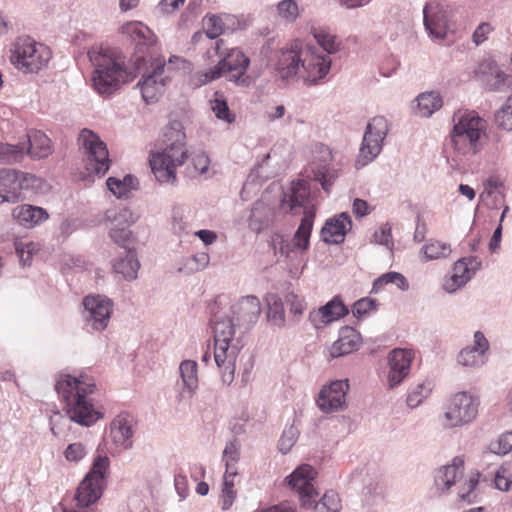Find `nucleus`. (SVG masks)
<instances>
[{"label":"nucleus","mask_w":512,"mask_h":512,"mask_svg":"<svg viewBox=\"0 0 512 512\" xmlns=\"http://www.w3.org/2000/svg\"><path fill=\"white\" fill-rule=\"evenodd\" d=\"M274 211L263 201H256L251 208L248 219V227L255 233H260L267 229L273 222Z\"/></svg>","instance_id":"29"},{"label":"nucleus","mask_w":512,"mask_h":512,"mask_svg":"<svg viewBox=\"0 0 512 512\" xmlns=\"http://www.w3.org/2000/svg\"><path fill=\"white\" fill-rule=\"evenodd\" d=\"M78 141L85 149L88 169L93 170L100 177L104 176L110 167L106 144L96 133L87 128L81 130Z\"/></svg>","instance_id":"12"},{"label":"nucleus","mask_w":512,"mask_h":512,"mask_svg":"<svg viewBox=\"0 0 512 512\" xmlns=\"http://www.w3.org/2000/svg\"><path fill=\"white\" fill-rule=\"evenodd\" d=\"M13 217L25 228H32L48 219V212L41 207L24 204L13 210Z\"/></svg>","instance_id":"30"},{"label":"nucleus","mask_w":512,"mask_h":512,"mask_svg":"<svg viewBox=\"0 0 512 512\" xmlns=\"http://www.w3.org/2000/svg\"><path fill=\"white\" fill-rule=\"evenodd\" d=\"M112 267L114 272L121 274L125 280H135L140 268L136 250L134 248L124 250L123 254L113 261Z\"/></svg>","instance_id":"28"},{"label":"nucleus","mask_w":512,"mask_h":512,"mask_svg":"<svg viewBox=\"0 0 512 512\" xmlns=\"http://www.w3.org/2000/svg\"><path fill=\"white\" fill-rule=\"evenodd\" d=\"M108 190L113 193L117 198H127L129 193L123 186L120 178L109 177L106 181Z\"/></svg>","instance_id":"61"},{"label":"nucleus","mask_w":512,"mask_h":512,"mask_svg":"<svg viewBox=\"0 0 512 512\" xmlns=\"http://www.w3.org/2000/svg\"><path fill=\"white\" fill-rule=\"evenodd\" d=\"M11 63L25 73H37L47 66L51 59L50 49L37 43L29 36L18 37L10 50Z\"/></svg>","instance_id":"8"},{"label":"nucleus","mask_w":512,"mask_h":512,"mask_svg":"<svg viewBox=\"0 0 512 512\" xmlns=\"http://www.w3.org/2000/svg\"><path fill=\"white\" fill-rule=\"evenodd\" d=\"M268 312L267 317L270 322L278 327H282L285 324V312L281 298L272 294L267 298Z\"/></svg>","instance_id":"41"},{"label":"nucleus","mask_w":512,"mask_h":512,"mask_svg":"<svg viewBox=\"0 0 512 512\" xmlns=\"http://www.w3.org/2000/svg\"><path fill=\"white\" fill-rule=\"evenodd\" d=\"M389 130L390 122L384 116H375L369 120L356 159L358 169L371 163L381 153Z\"/></svg>","instance_id":"10"},{"label":"nucleus","mask_w":512,"mask_h":512,"mask_svg":"<svg viewBox=\"0 0 512 512\" xmlns=\"http://www.w3.org/2000/svg\"><path fill=\"white\" fill-rule=\"evenodd\" d=\"M487 122L475 111H458L453 115V128L449 142L453 149V161L457 164L479 153L486 136Z\"/></svg>","instance_id":"5"},{"label":"nucleus","mask_w":512,"mask_h":512,"mask_svg":"<svg viewBox=\"0 0 512 512\" xmlns=\"http://www.w3.org/2000/svg\"><path fill=\"white\" fill-rule=\"evenodd\" d=\"M466 285V282L457 273H453L447 277L443 283V289L448 293H454L461 287Z\"/></svg>","instance_id":"63"},{"label":"nucleus","mask_w":512,"mask_h":512,"mask_svg":"<svg viewBox=\"0 0 512 512\" xmlns=\"http://www.w3.org/2000/svg\"><path fill=\"white\" fill-rule=\"evenodd\" d=\"M64 455L68 461L78 462L86 455L85 446L79 442L69 444Z\"/></svg>","instance_id":"59"},{"label":"nucleus","mask_w":512,"mask_h":512,"mask_svg":"<svg viewBox=\"0 0 512 512\" xmlns=\"http://www.w3.org/2000/svg\"><path fill=\"white\" fill-rule=\"evenodd\" d=\"M110 467L107 455H97L90 471L79 484L75 499L79 507L85 508L99 500L106 488V475Z\"/></svg>","instance_id":"9"},{"label":"nucleus","mask_w":512,"mask_h":512,"mask_svg":"<svg viewBox=\"0 0 512 512\" xmlns=\"http://www.w3.org/2000/svg\"><path fill=\"white\" fill-rule=\"evenodd\" d=\"M470 347L486 357L490 343L482 331H476L473 335V345Z\"/></svg>","instance_id":"60"},{"label":"nucleus","mask_w":512,"mask_h":512,"mask_svg":"<svg viewBox=\"0 0 512 512\" xmlns=\"http://www.w3.org/2000/svg\"><path fill=\"white\" fill-rule=\"evenodd\" d=\"M230 310L233 319L237 322L239 334L243 335L258 321L261 313L260 300L254 295H248L240 298Z\"/></svg>","instance_id":"18"},{"label":"nucleus","mask_w":512,"mask_h":512,"mask_svg":"<svg viewBox=\"0 0 512 512\" xmlns=\"http://www.w3.org/2000/svg\"><path fill=\"white\" fill-rule=\"evenodd\" d=\"M275 252L279 251L282 256L289 258L296 247L293 245V239L290 241L284 235L276 234L271 241Z\"/></svg>","instance_id":"50"},{"label":"nucleus","mask_w":512,"mask_h":512,"mask_svg":"<svg viewBox=\"0 0 512 512\" xmlns=\"http://www.w3.org/2000/svg\"><path fill=\"white\" fill-rule=\"evenodd\" d=\"M313 35L321 48L319 49V52H323L325 55L330 56L338 51L339 45L336 43L335 35H332L325 30H315Z\"/></svg>","instance_id":"44"},{"label":"nucleus","mask_w":512,"mask_h":512,"mask_svg":"<svg viewBox=\"0 0 512 512\" xmlns=\"http://www.w3.org/2000/svg\"><path fill=\"white\" fill-rule=\"evenodd\" d=\"M456 360L459 365L467 368H480L486 363V358L470 346L462 348Z\"/></svg>","instance_id":"40"},{"label":"nucleus","mask_w":512,"mask_h":512,"mask_svg":"<svg viewBox=\"0 0 512 512\" xmlns=\"http://www.w3.org/2000/svg\"><path fill=\"white\" fill-rule=\"evenodd\" d=\"M278 15L288 23L296 21L299 15L295 0H282L277 4Z\"/></svg>","instance_id":"48"},{"label":"nucleus","mask_w":512,"mask_h":512,"mask_svg":"<svg viewBox=\"0 0 512 512\" xmlns=\"http://www.w3.org/2000/svg\"><path fill=\"white\" fill-rule=\"evenodd\" d=\"M54 389L64 403V410L71 421L89 427L103 417L90 398L96 384L87 373L72 375L61 372L55 377Z\"/></svg>","instance_id":"2"},{"label":"nucleus","mask_w":512,"mask_h":512,"mask_svg":"<svg viewBox=\"0 0 512 512\" xmlns=\"http://www.w3.org/2000/svg\"><path fill=\"white\" fill-rule=\"evenodd\" d=\"M185 140L186 134L181 122L172 121L165 127L162 150L153 154L149 161L158 182L168 184L176 182V168L181 166L187 158Z\"/></svg>","instance_id":"3"},{"label":"nucleus","mask_w":512,"mask_h":512,"mask_svg":"<svg viewBox=\"0 0 512 512\" xmlns=\"http://www.w3.org/2000/svg\"><path fill=\"white\" fill-rule=\"evenodd\" d=\"M211 109L216 118L231 124L235 121V114L230 110L226 99L220 92L214 93V98L210 101Z\"/></svg>","instance_id":"37"},{"label":"nucleus","mask_w":512,"mask_h":512,"mask_svg":"<svg viewBox=\"0 0 512 512\" xmlns=\"http://www.w3.org/2000/svg\"><path fill=\"white\" fill-rule=\"evenodd\" d=\"M349 390L348 379L335 380L320 390L317 405L324 413L342 410L346 405V394Z\"/></svg>","instance_id":"19"},{"label":"nucleus","mask_w":512,"mask_h":512,"mask_svg":"<svg viewBox=\"0 0 512 512\" xmlns=\"http://www.w3.org/2000/svg\"><path fill=\"white\" fill-rule=\"evenodd\" d=\"M495 122L504 130H512V106L506 104L495 113Z\"/></svg>","instance_id":"54"},{"label":"nucleus","mask_w":512,"mask_h":512,"mask_svg":"<svg viewBox=\"0 0 512 512\" xmlns=\"http://www.w3.org/2000/svg\"><path fill=\"white\" fill-rule=\"evenodd\" d=\"M179 372L183 391L192 396L198 387L197 363L193 360H184L180 363Z\"/></svg>","instance_id":"33"},{"label":"nucleus","mask_w":512,"mask_h":512,"mask_svg":"<svg viewBox=\"0 0 512 512\" xmlns=\"http://www.w3.org/2000/svg\"><path fill=\"white\" fill-rule=\"evenodd\" d=\"M478 72L483 76L482 81L490 91L500 92L508 86V75L500 70L494 61L481 63Z\"/></svg>","instance_id":"27"},{"label":"nucleus","mask_w":512,"mask_h":512,"mask_svg":"<svg viewBox=\"0 0 512 512\" xmlns=\"http://www.w3.org/2000/svg\"><path fill=\"white\" fill-rule=\"evenodd\" d=\"M492 31V28L489 23L483 22L475 29L472 39L476 45L482 44L488 37L489 33Z\"/></svg>","instance_id":"64"},{"label":"nucleus","mask_w":512,"mask_h":512,"mask_svg":"<svg viewBox=\"0 0 512 512\" xmlns=\"http://www.w3.org/2000/svg\"><path fill=\"white\" fill-rule=\"evenodd\" d=\"M191 163L195 170L196 175H201L207 172L210 164L209 157L203 151L192 154Z\"/></svg>","instance_id":"57"},{"label":"nucleus","mask_w":512,"mask_h":512,"mask_svg":"<svg viewBox=\"0 0 512 512\" xmlns=\"http://www.w3.org/2000/svg\"><path fill=\"white\" fill-rule=\"evenodd\" d=\"M240 459V451L239 444L236 438L226 443V446L223 451V460L226 464H231L235 466V464Z\"/></svg>","instance_id":"56"},{"label":"nucleus","mask_w":512,"mask_h":512,"mask_svg":"<svg viewBox=\"0 0 512 512\" xmlns=\"http://www.w3.org/2000/svg\"><path fill=\"white\" fill-rule=\"evenodd\" d=\"M27 147L26 154L32 159H42L52 153L51 140L40 130H32L26 135L23 141Z\"/></svg>","instance_id":"26"},{"label":"nucleus","mask_w":512,"mask_h":512,"mask_svg":"<svg viewBox=\"0 0 512 512\" xmlns=\"http://www.w3.org/2000/svg\"><path fill=\"white\" fill-rule=\"evenodd\" d=\"M109 236L115 244L119 245L120 247H123L125 250L128 249L126 245L131 238V231L129 230V228L111 227Z\"/></svg>","instance_id":"55"},{"label":"nucleus","mask_w":512,"mask_h":512,"mask_svg":"<svg viewBox=\"0 0 512 512\" xmlns=\"http://www.w3.org/2000/svg\"><path fill=\"white\" fill-rule=\"evenodd\" d=\"M386 284H395L402 291L409 289V283L405 276L399 272L391 271L374 280L372 292L377 293Z\"/></svg>","instance_id":"38"},{"label":"nucleus","mask_w":512,"mask_h":512,"mask_svg":"<svg viewBox=\"0 0 512 512\" xmlns=\"http://www.w3.org/2000/svg\"><path fill=\"white\" fill-rule=\"evenodd\" d=\"M330 56L319 52V48L304 49L302 63V81L307 85H317L331 69Z\"/></svg>","instance_id":"16"},{"label":"nucleus","mask_w":512,"mask_h":512,"mask_svg":"<svg viewBox=\"0 0 512 512\" xmlns=\"http://www.w3.org/2000/svg\"><path fill=\"white\" fill-rule=\"evenodd\" d=\"M373 242L389 249L393 246L391 226L386 223L379 227L373 234Z\"/></svg>","instance_id":"53"},{"label":"nucleus","mask_w":512,"mask_h":512,"mask_svg":"<svg viewBox=\"0 0 512 512\" xmlns=\"http://www.w3.org/2000/svg\"><path fill=\"white\" fill-rule=\"evenodd\" d=\"M26 149L23 141L17 144L0 142V163L9 165L20 163L27 156Z\"/></svg>","instance_id":"34"},{"label":"nucleus","mask_w":512,"mask_h":512,"mask_svg":"<svg viewBox=\"0 0 512 512\" xmlns=\"http://www.w3.org/2000/svg\"><path fill=\"white\" fill-rule=\"evenodd\" d=\"M464 460L455 457L451 463L440 467L434 475L433 493L437 496L446 495L452 486L463 476Z\"/></svg>","instance_id":"20"},{"label":"nucleus","mask_w":512,"mask_h":512,"mask_svg":"<svg viewBox=\"0 0 512 512\" xmlns=\"http://www.w3.org/2000/svg\"><path fill=\"white\" fill-rule=\"evenodd\" d=\"M315 159L319 160V164L316 165V162H313V165L316 166H329L330 161L332 160V152L330 148L324 144H317L315 146Z\"/></svg>","instance_id":"62"},{"label":"nucleus","mask_w":512,"mask_h":512,"mask_svg":"<svg viewBox=\"0 0 512 512\" xmlns=\"http://www.w3.org/2000/svg\"><path fill=\"white\" fill-rule=\"evenodd\" d=\"M233 317L218 316L211 318L214 333V361L220 371L224 385H231L235 378L236 359L243 347L240 336L236 337L237 323Z\"/></svg>","instance_id":"4"},{"label":"nucleus","mask_w":512,"mask_h":512,"mask_svg":"<svg viewBox=\"0 0 512 512\" xmlns=\"http://www.w3.org/2000/svg\"><path fill=\"white\" fill-rule=\"evenodd\" d=\"M135 419L129 413H120L110 424V436L116 446L127 450L133 446Z\"/></svg>","instance_id":"22"},{"label":"nucleus","mask_w":512,"mask_h":512,"mask_svg":"<svg viewBox=\"0 0 512 512\" xmlns=\"http://www.w3.org/2000/svg\"><path fill=\"white\" fill-rule=\"evenodd\" d=\"M422 250L427 260L447 257L451 253V247L449 244L437 240L430 241L422 248Z\"/></svg>","instance_id":"45"},{"label":"nucleus","mask_w":512,"mask_h":512,"mask_svg":"<svg viewBox=\"0 0 512 512\" xmlns=\"http://www.w3.org/2000/svg\"><path fill=\"white\" fill-rule=\"evenodd\" d=\"M120 31L135 44V52L130 61L133 70L124 66V62L116 57L109 48L93 46L88 51L89 60L94 68L92 83L95 91L102 96H110L121 85L132 81L137 74L142 78L137 83L143 100L150 104L158 100L164 93L169 80L164 57L158 54L150 29L141 22H128L121 26Z\"/></svg>","instance_id":"1"},{"label":"nucleus","mask_w":512,"mask_h":512,"mask_svg":"<svg viewBox=\"0 0 512 512\" xmlns=\"http://www.w3.org/2000/svg\"><path fill=\"white\" fill-rule=\"evenodd\" d=\"M303 55L304 50L300 47L299 42L280 51L275 69L282 81L286 83L302 81Z\"/></svg>","instance_id":"17"},{"label":"nucleus","mask_w":512,"mask_h":512,"mask_svg":"<svg viewBox=\"0 0 512 512\" xmlns=\"http://www.w3.org/2000/svg\"><path fill=\"white\" fill-rule=\"evenodd\" d=\"M310 188L305 180H293L290 186L283 191L281 203L288 206L290 212H294L297 207H305L309 201Z\"/></svg>","instance_id":"25"},{"label":"nucleus","mask_w":512,"mask_h":512,"mask_svg":"<svg viewBox=\"0 0 512 512\" xmlns=\"http://www.w3.org/2000/svg\"><path fill=\"white\" fill-rule=\"evenodd\" d=\"M352 227V220L347 212L333 216L326 220L321 229V238L327 244H341L345 240L347 231Z\"/></svg>","instance_id":"23"},{"label":"nucleus","mask_w":512,"mask_h":512,"mask_svg":"<svg viewBox=\"0 0 512 512\" xmlns=\"http://www.w3.org/2000/svg\"><path fill=\"white\" fill-rule=\"evenodd\" d=\"M488 449L497 455H506L512 450V431L502 433L497 440L492 441Z\"/></svg>","instance_id":"47"},{"label":"nucleus","mask_w":512,"mask_h":512,"mask_svg":"<svg viewBox=\"0 0 512 512\" xmlns=\"http://www.w3.org/2000/svg\"><path fill=\"white\" fill-rule=\"evenodd\" d=\"M105 218L111 223V227L129 228L135 222L134 214L126 207L107 210Z\"/></svg>","instance_id":"39"},{"label":"nucleus","mask_w":512,"mask_h":512,"mask_svg":"<svg viewBox=\"0 0 512 512\" xmlns=\"http://www.w3.org/2000/svg\"><path fill=\"white\" fill-rule=\"evenodd\" d=\"M495 487L501 491H509L512 487V477L510 471L505 466H500L494 477Z\"/></svg>","instance_id":"52"},{"label":"nucleus","mask_w":512,"mask_h":512,"mask_svg":"<svg viewBox=\"0 0 512 512\" xmlns=\"http://www.w3.org/2000/svg\"><path fill=\"white\" fill-rule=\"evenodd\" d=\"M312 171L314 180L321 184L326 193H329L334 181L338 178V171L330 166H316Z\"/></svg>","instance_id":"43"},{"label":"nucleus","mask_w":512,"mask_h":512,"mask_svg":"<svg viewBox=\"0 0 512 512\" xmlns=\"http://www.w3.org/2000/svg\"><path fill=\"white\" fill-rule=\"evenodd\" d=\"M236 492L234 490V482H225L222 488L221 495V508L222 510H228L234 503Z\"/></svg>","instance_id":"58"},{"label":"nucleus","mask_w":512,"mask_h":512,"mask_svg":"<svg viewBox=\"0 0 512 512\" xmlns=\"http://www.w3.org/2000/svg\"><path fill=\"white\" fill-rule=\"evenodd\" d=\"M315 213L305 209L300 224L293 236V245L301 251H306L310 245V236L313 229Z\"/></svg>","instance_id":"31"},{"label":"nucleus","mask_w":512,"mask_h":512,"mask_svg":"<svg viewBox=\"0 0 512 512\" xmlns=\"http://www.w3.org/2000/svg\"><path fill=\"white\" fill-rule=\"evenodd\" d=\"M361 336L356 329L344 326L339 330L338 339L332 344L329 352L332 358L342 357L358 349Z\"/></svg>","instance_id":"24"},{"label":"nucleus","mask_w":512,"mask_h":512,"mask_svg":"<svg viewBox=\"0 0 512 512\" xmlns=\"http://www.w3.org/2000/svg\"><path fill=\"white\" fill-rule=\"evenodd\" d=\"M37 182L38 178L32 174L2 170L0 172V204L18 201L21 190L34 188Z\"/></svg>","instance_id":"15"},{"label":"nucleus","mask_w":512,"mask_h":512,"mask_svg":"<svg viewBox=\"0 0 512 512\" xmlns=\"http://www.w3.org/2000/svg\"><path fill=\"white\" fill-rule=\"evenodd\" d=\"M377 300L364 297L357 300L352 306V313L356 318H363L371 311H375L377 307Z\"/></svg>","instance_id":"49"},{"label":"nucleus","mask_w":512,"mask_h":512,"mask_svg":"<svg viewBox=\"0 0 512 512\" xmlns=\"http://www.w3.org/2000/svg\"><path fill=\"white\" fill-rule=\"evenodd\" d=\"M424 26L428 35L442 40L454 30L452 9L439 3H427L423 8Z\"/></svg>","instance_id":"14"},{"label":"nucleus","mask_w":512,"mask_h":512,"mask_svg":"<svg viewBox=\"0 0 512 512\" xmlns=\"http://www.w3.org/2000/svg\"><path fill=\"white\" fill-rule=\"evenodd\" d=\"M479 405V398L469 392L452 395L445 407L443 426L455 428L471 423L478 415Z\"/></svg>","instance_id":"11"},{"label":"nucleus","mask_w":512,"mask_h":512,"mask_svg":"<svg viewBox=\"0 0 512 512\" xmlns=\"http://www.w3.org/2000/svg\"><path fill=\"white\" fill-rule=\"evenodd\" d=\"M417 113L421 117H430L435 111L439 110L443 105L442 97L438 92L430 91L418 95Z\"/></svg>","instance_id":"32"},{"label":"nucleus","mask_w":512,"mask_h":512,"mask_svg":"<svg viewBox=\"0 0 512 512\" xmlns=\"http://www.w3.org/2000/svg\"><path fill=\"white\" fill-rule=\"evenodd\" d=\"M322 317L325 318L326 323H332L349 313V309L344 305L339 296L333 297L325 305L320 307Z\"/></svg>","instance_id":"35"},{"label":"nucleus","mask_w":512,"mask_h":512,"mask_svg":"<svg viewBox=\"0 0 512 512\" xmlns=\"http://www.w3.org/2000/svg\"><path fill=\"white\" fill-rule=\"evenodd\" d=\"M480 474L478 472L471 473L464 484L458 489V497L461 501L471 504L476 502V488L479 483Z\"/></svg>","instance_id":"42"},{"label":"nucleus","mask_w":512,"mask_h":512,"mask_svg":"<svg viewBox=\"0 0 512 512\" xmlns=\"http://www.w3.org/2000/svg\"><path fill=\"white\" fill-rule=\"evenodd\" d=\"M83 319L87 328L103 331L107 328L113 311V302L104 295H88L83 299Z\"/></svg>","instance_id":"13"},{"label":"nucleus","mask_w":512,"mask_h":512,"mask_svg":"<svg viewBox=\"0 0 512 512\" xmlns=\"http://www.w3.org/2000/svg\"><path fill=\"white\" fill-rule=\"evenodd\" d=\"M316 474L311 465L302 464L288 475L285 481L298 493L304 508H313V512H340L341 500L335 491H327L319 501H316L318 493L312 484Z\"/></svg>","instance_id":"6"},{"label":"nucleus","mask_w":512,"mask_h":512,"mask_svg":"<svg viewBox=\"0 0 512 512\" xmlns=\"http://www.w3.org/2000/svg\"><path fill=\"white\" fill-rule=\"evenodd\" d=\"M433 383L430 380H424L412 386L408 392L407 405L410 408L418 407L432 392Z\"/></svg>","instance_id":"36"},{"label":"nucleus","mask_w":512,"mask_h":512,"mask_svg":"<svg viewBox=\"0 0 512 512\" xmlns=\"http://www.w3.org/2000/svg\"><path fill=\"white\" fill-rule=\"evenodd\" d=\"M298 436H299V431L294 426V424L286 426L282 432L280 439H279V451L282 454H287L292 449V447L295 445V443L298 439Z\"/></svg>","instance_id":"46"},{"label":"nucleus","mask_w":512,"mask_h":512,"mask_svg":"<svg viewBox=\"0 0 512 512\" xmlns=\"http://www.w3.org/2000/svg\"><path fill=\"white\" fill-rule=\"evenodd\" d=\"M413 355L407 349H394L389 353L388 385L394 388L400 384L409 374Z\"/></svg>","instance_id":"21"},{"label":"nucleus","mask_w":512,"mask_h":512,"mask_svg":"<svg viewBox=\"0 0 512 512\" xmlns=\"http://www.w3.org/2000/svg\"><path fill=\"white\" fill-rule=\"evenodd\" d=\"M223 40L216 42V52L223 56L219 63L205 74V81L216 80L225 74L227 81L239 87H249L252 78L247 75L250 59L240 49L232 48L227 52L222 51Z\"/></svg>","instance_id":"7"},{"label":"nucleus","mask_w":512,"mask_h":512,"mask_svg":"<svg viewBox=\"0 0 512 512\" xmlns=\"http://www.w3.org/2000/svg\"><path fill=\"white\" fill-rule=\"evenodd\" d=\"M205 35L209 39H216L223 32L222 20L216 15L206 17L204 19Z\"/></svg>","instance_id":"51"}]
</instances>
